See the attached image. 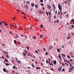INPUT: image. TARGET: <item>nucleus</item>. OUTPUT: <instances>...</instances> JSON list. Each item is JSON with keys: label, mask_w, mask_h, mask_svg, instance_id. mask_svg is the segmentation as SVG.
I'll list each match as a JSON object with an SVG mask.
<instances>
[{"label": "nucleus", "mask_w": 74, "mask_h": 74, "mask_svg": "<svg viewBox=\"0 0 74 74\" xmlns=\"http://www.w3.org/2000/svg\"><path fill=\"white\" fill-rule=\"evenodd\" d=\"M45 55H48V52H46Z\"/></svg>", "instance_id": "nucleus-36"}, {"label": "nucleus", "mask_w": 74, "mask_h": 74, "mask_svg": "<svg viewBox=\"0 0 74 74\" xmlns=\"http://www.w3.org/2000/svg\"><path fill=\"white\" fill-rule=\"evenodd\" d=\"M5 54H6V55H7V54H8V53L7 52H5Z\"/></svg>", "instance_id": "nucleus-53"}, {"label": "nucleus", "mask_w": 74, "mask_h": 74, "mask_svg": "<svg viewBox=\"0 0 74 74\" xmlns=\"http://www.w3.org/2000/svg\"><path fill=\"white\" fill-rule=\"evenodd\" d=\"M32 66L34 68L35 67L34 66V65L33 64H32Z\"/></svg>", "instance_id": "nucleus-37"}, {"label": "nucleus", "mask_w": 74, "mask_h": 74, "mask_svg": "<svg viewBox=\"0 0 74 74\" xmlns=\"http://www.w3.org/2000/svg\"><path fill=\"white\" fill-rule=\"evenodd\" d=\"M33 38L34 39H36V37H35V36H34Z\"/></svg>", "instance_id": "nucleus-54"}, {"label": "nucleus", "mask_w": 74, "mask_h": 74, "mask_svg": "<svg viewBox=\"0 0 74 74\" xmlns=\"http://www.w3.org/2000/svg\"><path fill=\"white\" fill-rule=\"evenodd\" d=\"M60 12L59 11H58V14H60Z\"/></svg>", "instance_id": "nucleus-43"}, {"label": "nucleus", "mask_w": 74, "mask_h": 74, "mask_svg": "<svg viewBox=\"0 0 74 74\" xmlns=\"http://www.w3.org/2000/svg\"><path fill=\"white\" fill-rule=\"evenodd\" d=\"M62 66H61L59 67V68L58 69V70L59 71H61V70H62Z\"/></svg>", "instance_id": "nucleus-5"}, {"label": "nucleus", "mask_w": 74, "mask_h": 74, "mask_svg": "<svg viewBox=\"0 0 74 74\" xmlns=\"http://www.w3.org/2000/svg\"><path fill=\"white\" fill-rule=\"evenodd\" d=\"M35 7H36V8H38V5H35Z\"/></svg>", "instance_id": "nucleus-24"}, {"label": "nucleus", "mask_w": 74, "mask_h": 74, "mask_svg": "<svg viewBox=\"0 0 74 74\" xmlns=\"http://www.w3.org/2000/svg\"><path fill=\"white\" fill-rule=\"evenodd\" d=\"M54 19H55L56 18V16H53Z\"/></svg>", "instance_id": "nucleus-30"}, {"label": "nucleus", "mask_w": 74, "mask_h": 74, "mask_svg": "<svg viewBox=\"0 0 74 74\" xmlns=\"http://www.w3.org/2000/svg\"><path fill=\"white\" fill-rule=\"evenodd\" d=\"M57 51L58 52H60V49H57Z\"/></svg>", "instance_id": "nucleus-13"}, {"label": "nucleus", "mask_w": 74, "mask_h": 74, "mask_svg": "<svg viewBox=\"0 0 74 74\" xmlns=\"http://www.w3.org/2000/svg\"><path fill=\"white\" fill-rule=\"evenodd\" d=\"M25 8L27 10H28V5H25Z\"/></svg>", "instance_id": "nucleus-11"}, {"label": "nucleus", "mask_w": 74, "mask_h": 74, "mask_svg": "<svg viewBox=\"0 0 74 74\" xmlns=\"http://www.w3.org/2000/svg\"><path fill=\"white\" fill-rule=\"evenodd\" d=\"M3 25L4 24V25H5V26H7V25H8V24H7V23H5L4 21H3Z\"/></svg>", "instance_id": "nucleus-4"}, {"label": "nucleus", "mask_w": 74, "mask_h": 74, "mask_svg": "<svg viewBox=\"0 0 74 74\" xmlns=\"http://www.w3.org/2000/svg\"><path fill=\"white\" fill-rule=\"evenodd\" d=\"M70 61L71 62H72V61H73V60H72V59H70Z\"/></svg>", "instance_id": "nucleus-64"}, {"label": "nucleus", "mask_w": 74, "mask_h": 74, "mask_svg": "<svg viewBox=\"0 0 74 74\" xmlns=\"http://www.w3.org/2000/svg\"><path fill=\"white\" fill-rule=\"evenodd\" d=\"M12 68H13V69H16V68L15 66H13Z\"/></svg>", "instance_id": "nucleus-33"}, {"label": "nucleus", "mask_w": 74, "mask_h": 74, "mask_svg": "<svg viewBox=\"0 0 74 74\" xmlns=\"http://www.w3.org/2000/svg\"><path fill=\"white\" fill-rule=\"evenodd\" d=\"M34 19H35V20H36V21H37V22H39V21L36 18H34Z\"/></svg>", "instance_id": "nucleus-29"}, {"label": "nucleus", "mask_w": 74, "mask_h": 74, "mask_svg": "<svg viewBox=\"0 0 74 74\" xmlns=\"http://www.w3.org/2000/svg\"><path fill=\"white\" fill-rule=\"evenodd\" d=\"M48 60L49 62H51V59H50L48 58Z\"/></svg>", "instance_id": "nucleus-47"}, {"label": "nucleus", "mask_w": 74, "mask_h": 74, "mask_svg": "<svg viewBox=\"0 0 74 74\" xmlns=\"http://www.w3.org/2000/svg\"><path fill=\"white\" fill-rule=\"evenodd\" d=\"M3 71H4V72H7L6 71V69H5V68H3Z\"/></svg>", "instance_id": "nucleus-9"}, {"label": "nucleus", "mask_w": 74, "mask_h": 74, "mask_svg": "<svg viewBox=\"0 0 74 74\" xmlns=\"http://www.w3.org/2000/svg\"><path fill=\"white\" fill-rule=\"evenodd\" d=\"M25 52L26 53H27V51L26 50L25 51Z\"/></svg>", "instance_id": "nucleus-45"}, {"label": "nucleus", "mask_w": 74, "mask_h": 74, "mask_svg": "<svg viewBox=\"0 0 74 74\" xmlns=\"http://www.w3.org/2000/svg\"><path fill=\"white\" fill-rule=\"evenodd\" d=\"M49 47L51 49H52L53 48V47L52 46H50Z\"/></svg>", "instance_id": "nucleus-22"}, {"label": "nucleus", "mask_w": 74, "mask_h": 74, "mask_svg": "<svg viewBox=\"0 0 74 74\" xmlns=\"http://www.w3.org/2000/svg\"><path fill=\"white\" fill-rule=\"evenodd\" d=\"M48 62V60H46V63H47Z\"/></svg>", "instance_id": "nucleus-58"}, {"label": "nucleus", "mask_w": 74, "mask_h": 74, "mask_svg": "<svg viewBox=\"0 0 74 74\" xmlns=\"http://www.w3.org/2000/svg\"><path fill=\"white\" fill-rule=\"evenodd\" d=\"M69 66L70 67H72V64H69Z\"/></svg>", "instance_id": "nucleus-35"}, {"label": "nucleus", "mask_w": 74, "mask_h": 74, "mask_svg": "<svg viewBox=\"0 0 74 74\" xmlns=\"http://www.w3.org/2000/svg\"><path fill=\"white\" fill-rule=\"evenodd\" d=\"M14 44H16V40H14Z\"/></svg>", "instance_id": "nucleus-15"}, {"label": "nucleus", "mask_w": 74, "mask_h": 74, "mask_svg": "<svg viewBox=\"0 0 74 74\" xmlns=\"http://www.w3.org/2000/svg\"><path fill=\"white\" fill-rule=\"evenodd\" d=\"M53 8L55 7V4H53Z\"/></svg>", "instance_id": "nucleus-41"}, {"label": "nucleus", "mask_w": 74, "mask_h": 74, "mask_svg": "<svg viewBox=\"0 0 74 74\" xmlns=\"http://www.w3.org/2000/svg\"><path fill=\"white\" fill-rule=\"evenodd\" d=\"M14 27H15V28H18V27L17 26H14Z\"/></svg>", "instance_id": "nucleus-44"}, {"label": "nucleus", "mask_w": 74, "mask_h": 74, "mask_svg": "<svg viewBox=\"0 0 74 74\" xmlns=\"http://www.w3.org/2000/svg\"><path fill=\"white\" fill-rule=\"evenodd\" d=\"M67 62V63H70V61H67V62Z\"/></svg>", "instance_id": "nucleus-60"}, {"label": "nucleus", "mask_w": 74, "mask_h": 74, "mask_svg": "<svg viewBox=\"0 0 74 74\" xmlns=\"http://www.w3.org/2000/svg\"><path fill=\"white\" fill-rule=\"evenodd\" d=\"M62 71H65V70L64 69H62Z\"/></svg>", "instance_id": "nucleus-39"}, {"label": "nucleus", "mask_w": 74, "mask_h": 74, "mask_svg": "<svg viewBox=\"0 0 74 74\" xmlns=\"http://www.w3.org/2000/svg\"><path fill=\"white\" fill-rule=\"evenodd\" d=\"M40 5H42V6H43V5H44V4L42 3L40 4Z\"/></svg>", "instance_id": "nucleus-52"}, {"label": "nucleus", "mask_w": 74, "mask_h": 74, "mask_svg": "<svg viewBox=\"0 0 74 74\" xmlns=\"http://www.w3.org/2000/svg\"><path fill=\"white\" fill-rule=\"evenodd\" d=\"M38 12L39 14H43V12L41 11V10H39Z\"/></svg>", "instance_id": "nucleus-2"}, {"label": "nucleus", "mask_w": 74, "mask_h": 74, "mask_svg": "<svg viewBox=\"0 0 74 74\" xmlns=\"http://www.w3.org/2000/svg\"><path fill=\"white\" fill-rule=\"evenodd\" d=\"M66 13H67V12H64V14H66Z\"/></svg>", "instance_id": "nucleus-61"}, {"label": "nucleus", "mask_w": 74, "mask_h": 74, "mask_svg": "<svg viewBox=\"0 0 74 74\" xmlns=\"http://www.w3.org/2000/svg\"><path fill=\"white\" fill-rule=\"evenodd\" d=\"M40 38H43V35H41L40 36Z\"/></svg>", "instance_id": "nucleus-10"}, {"label": "nucleus", "mask_w": 74, "mask_h": 74, "mask_svg": "<svg viewBox=\"0 0 74 74\" xmlns=\"http://www.w3.org/2000/svg\"><path fill=\"white\" fill-rule=\"evenodd\" d=\"M47 8H49V9H50L51 8V6L49 5H47Z\"/></svg>", "instance_id": "nucleus-6"}, {"label": "nucleus", "mask_w": 74, "mask_h": 74, "mask_svg": "<svg viewBox=\"0 0 74 74\" xmlns=\"http://www.w3.org/2000/svg\"><path fill=\"white\" fill-rule=\"evenodd\" d=\"M58 8H59V9L60 10V11H62V8H61V6H60V4H58Z\"/></svg>", "instance_id": "nucleus-1"}, {"label": "nucleus", "mask_w": 74, "mask_h": 74, "mask_svg": "<svg viewBox=\"0 0 74 74\" xmlns=\"http://www.w3.org/2000/svg\"><path fill=\"white\" fill-rule=\"evenodd\" d=\"M69 37L67 38V39H69L70 38V34H68Z\"/></svg>", "instance_id": "nucleus-7"}, {"label": "nucleus", "mask_w": 74, "mask_h": 74, "mask_svg": "<svg viewBox=\"0 0 74 74\" xmlns=\"http://www.w3.org/2000/svg\"><path fill=\"white\" fill-rule=\"evenodd\" d=\"M67 58H69V59H70V56H67Z\"/></svg>", "instance_id": "nucleus-25"}, {"label": "nucleus", "mask_w": 74, "mask_h": 74, "mask_svg": "<svg viewBox=\"0 0 74 74\" xmlns=\"http://www.w3.org/2000/svg\"><path fill=\"white\" fill-rule=\"evenodd\" d=\"M5 65L6 66H9V64H5Z\"/></svg>", "instance_id": "nucleus-16"}, {"label": "nucleus", "mask_w": 74, "mask_h": 74, "mask_svg": "<svg viewBox=\"0 0 74 74\" xmlns=\"http://www.w3.org/2000/svg\"><path fill=\"white\" fill-rule=\"evenodd\" d=\"M71 27H72L73 29L74 28V25L73 26V25H71Z\"/></svg>", "instance_id": "nucleus-40"}, {"label": "nucleus", "mask_w": 74, "mask_h": 74, "mask_svg": "<svg viewBox=\"0 0 74 74\" xmlns=\"http://www.w3.org/2000/svg\"><path fill=\"white\" fill-rule=\"evenodd\" d=\"M26 48L28 50H29V47L28 46H27L26 47Z\"/></svg>", "instance_id": "nucleus-20"}, {"label": "nucleus", "mask_w": 74, "mask_h": 74, "mask_svg": "<svg viewBox=\"0 0 74 74\" xmlns=\"http://www.w3.org/2000/svg\"><path fill=\"white\" fill-rule=\"evenodd\" d=\"M62 65L63 66H64V63H62Z\"/></svg>", "instance_id": "nucleus-51"}, {"label": "nucleus", "mask_w": 74, "mask_h": 74, "mask_svg": "<svg viewBox=\"0 0 74 74\" xmlns=\"http://www.w3.org/2000/svg\"><path fill=\"white\" fill-rule=\"evenodd\" d=\"M59 21L58 20H57L56 21L57 23H59Z\"/></svg>", "instance_id": "nucleus-42"}, {"label": "nucleus", "mask_w": 74, "mask_h": 74, "mask_svg": "<svg viewBox=\"0 0 74 74\" xmlns=\"http://www.w3.org/2000/svg\"><path fill=\"white\" fill-rule=\"evenodd\" d=\"M18 44H21V43L18 42Z\"/></svg>", "instance_id": "nucleus-63"}, {"label": "nucleus", "mask_w": 74, "mask_h": 74, "mask_svg": "<svg viewBox=\"0 0 74 74\" xmlns=\"http://www.w3.org/2000/svg\"><path fill=\"white\" fill-rule=\"evenodd\" d=\"M40 2H41V3H43V0H40Z\"/></svg>", "instance_id": "nucleus-34"}, {"label": "nucleus", "mask_w": 74, "mask_h": 74, "mask_svg": "<svg viewBox=\"0 0 74 74\" xmlns=\"http://www.w3.org/2000/svg\"><path fill=\"white\" fill-rule=\"evenodd\" d=\"M23 55L24 56H26V54H25V53H23Z\"/></svg>", "instance_id": "nucleus-19"}, {"label": "nucleus", "mask_w": 74, "mask_h": 74, "mask_svg": "<svg viewBox=\"0 0 74 74\" xmlns=\"http://www.w3.org/2000/svg\"><path fill=\"white\" fill-rule=\"evenodd\" d=\"M15 73V71H12V73Z\"/></svg>", "instance_id": "nucleus-62"}, {"label": "nucleus", "mask_w": 74, "mask_h": 74, "mask_svg": "<svg viewBox=\"0 0 74 74\" xmlns=\"http://www.w3.org/2000/svg\"><path fill=\"white\" fill-rule=\"evenodd\" d=\"M68 16H69V15L68 14H66V18H67V17H68Z\"/></svg>", "instance_id": "nucleus-38"}, {"label": "nucleus", "mask_w": 74, "mask_h": 74, "mask_svg": "<svg viewBox=\"0 0 74 74\" xmlns=\"http://www.w3.org/2000/svg\"><path fill=\"white\" fill-rule=\"evenodd\" d=\"M40 27H41V28H42L43 27V25H40Z\"/></svg>", "instance_id": "nucleus-18"}, {"label": "nucleus", "mask_w": 74, "mask_h": 74, "mask_svg": "<svg viewBox=\"0 0 74 74\" xmlns=\"http://www.w3.org/2000/svg\"><path fill=\"white\" fill-rule=\"evenodd\" d=\"M36 69L37 70H38V67H37L36 68Z\"/></svg>", "instance_id": "nucleus-57"}, {"label": "nucleus", "mask_w": 74, "mask_h": 74, "mask_svg": "<svg viewBox=\"0 0 74 74\" xmlns=\"http://www.w3.org/2000/svg\"><path fill=\"white\" fill-rule=\"evenodd\" d=\"M6 55V57L7 58H9V56L8 55Z\"/></svg>", "instance_id": "nucleus-27"}, {"label": "nucleus", "mask_w": 74, "mask_h": 74, "mask_svg": "<svg viewBox=\"0 0 74 74\" xmlns=\"http://www.w3.org/2000/svg\"><path fill=\"white\" fill-rule=\"evenodd\" d=\"M27 4H29V1H27Z\"/></svg>", "instance_id": "nucleus-55"}, {"label": "nucleus", "mask_w": 74, "mask_h": 74, "mask_svg": "<svg viewBox=\"0 0 74 74\" xmlns=\"http://www.w3.org/2000/svg\"><path fill=\"white\" fill-rule=\"evenodd\" d=\"M59 58L60 59H62V57L60 56V55L59 54Z\"/></svg>", "instance_id": "nucleus-14"}, {"label": "nucleus", "mask_w": 74, "mask_h": 74, "mask_svg": "<svg viewBox=\"0 0 74 74\" xmlns=\"http://www.w3.org/2000/svg\"><path fill=\"white\" fill-rule=\"evenodd\" d=\"M46 14L47 15V16H48V12H46Z\"/></svg>", "instance_id": "nucleus-23"}, {"label": "nucleus", "mask_w": 74, "mask_h": 74, "mask_svg": "<svg viewBox=\"0 0 74 74\" xmlns=\"http://www.w3.org/2000/svg\"><path fill=\"white\" fill-rule=\"evenodd\" d=\"M49 15H51V13L49 12Z\"/></svg>", "instance_id": "nucleus-46"}, {"label": "nucleus", "mask_w": 74, "mask_h": 74, "mask_svg": "<svg viewBox=\"0 0 74 74\" xmlns=\"http://www.w3.org/2000/svg\"><path fill=\"white\" fill-rule=\"evenodd\" d=\"M62 48H64V46H63V45H62Z\"/></svg>", "instance_id": "nucleus-48"}, {"label": "nucleus", "mask_w": 74, "mask_h": 74, "mask_svg": "<svg viewBox=\"0 0 74 74\" xmlns=\"http://www.w3.org/2000/svg\"><path fill=\"white\" fill-rule=\"evenodd\" d=\"M3 21H2L1 22H0V27H1L3 26Z\"/></svg>", "instance_id": "nucleus-3"}, {"label": "nucleus", "mask_w": 74, "mask_h": 74, "mask_svg": "<svg viewBox=\"0 0 74 74\" xmlns=\"http://www.w3.org/2000/svg\"><path fill=\"white\" fill-rule=\"evenodd\" d=\"M31 4L32 7H33V6H34V3H33L32 4V3H31Z\"/></svg>", "instance_id": "nucleus-17"}, {"label": "nucleus", "mask_w": 74, "mask_h": 74, "mask_svg": "<svg viewBox=\"0 0 74 74\" xmlns=\"http://www.w3.org/2000/svg\"><path fill=\"white\" fill-rule=\"evenodd\" d=\"M4 60H5L6 62H8V60H6V59H5Z\"/></svg>", "instance_id": "nucleus-31"}, {"label": "nucleus", "mask_w": 74, "mask_h": 74, "mask_svg": "<svg viewBox=\"0 0 74 74\" xmlns=\"http://www.w3.org/2000/svg\"><path fill=\"white\" fill-rule=\"evenodd\" d=\"M51 59H52L53 58V57H52V56H51Z\"/></svg>", "instance_id": "nucleus-59"}, {"label": "nucleus", "mask_w": 74, "mask_h": 74, "mask_svg": "<svg viewBox=\"0 0 74 74\" xmlns=\"http://www.w3.org/2000/svg\"><path fill=\"white\" fill-rule=\"evenodd\" d=\"M17 62H18V63L20 64L21 63V62H20V61L19 60H18L17 61Z\"/></svg>", "instance_id": "nucleus-26"}, {"label": "nucleus", "mask_w": 74, "mask_h": 74, "mask_svg": "<svg viewBox=\"0 0 74 74\" xmlns=\"http://www.w3.org/2000/svg\"><path fill=\"white\" fill-rule=\"evenodd\" d=\"M35 63L36 64H37V61H35Z\"/></svg>", "instance_id": "nucleus-56"}, {"label": "nucleus", "mask_w": 74, "mask_h": 74, "mask_svg": "<svg viewBox=\"0 0 74 74\" xmlns=\"http://www.w3.org/2000/svg\"><path fill=\"white\" fill-rule=\"evenodd\" d=\"M22 13L23 14H25V15H26V14L24 13V12H22Z\"/></svg>", "instance_id": "nucleus-49"}, {"label": "nucleus", "mask_w": 74, "mask_h": 74, "mask_svg": "<svg viewBox=\"0 0 74 74\" xmlns=\"http://www.w3.org/2000/svg\"><path fill=\"white\" fill-rule=\"evenodd\" d=\"M53 62L54 63V64H56V61L54 60L53 61Z\"/></svg>", "instance_id": "nucleus-8"}, {"label": "nucleus", "mask_w": 74, "mask_h": 74, "mask_svg": "<svg viewBox=\"0 0 74 74\" xmlns=\"http://www.w3.org/2000/svg\"><path fill=\"white\" fill-rule=\"evenodd\" d=\"M9 33H10V34H12V32H10Z\"/></svg>", "instance_id": "nucleus-50"}, {"label": "nucleus", "mask_w": 74, "mask_h": 74, "mask_svg": "<svg viewBox=\"0 0 74 74\" xmlns=\"http://www.w3.org/2000/svg\"><path fill=\"white\" fill-rule=\"evenodd\" d=\"M35 52L36 53H38V52L37 50L35 51Z\"/></svg>", "instance_id": "nucleus-28"}, {"label": "nucleus", "mask_w": 74, "mask_h": 74, "mask_svg": "<svg viewBox=\"0 0 74 74\" xmlns=\"http://www.w3.org/2000/svg\"><path fill=\"white\" fill-rule=\"evenodd\" d=\"M62 57H65V55H64V54H62Z\"/></svg>", "instance_id": "nucleus-12"}, {"label": "nucleus", "mask_w": 74, "mask_h": 74, "mask_svg": "<svg viewBox=\"0 0 74 74\" xmlns=\"http://www.w3.org/2000/svg\"><path fill=\"white\" fill-rule=\"evenodd\" d=\"M69 69L70 70H73V69H72V68H69Z\"/></svg>", "instance_id": "nucleus-32"}, {"label": "nucleus", "mask_w": 74, "mask_h": 74, "mask_svg": "<svg viewBox=\"0 0 74 74\" xmlns=\"http://www.w3.org/2000/svg\"><path fill=\"white\" fill-rule=\"evenodd\" d=\"M74 21V19H72L71 20V22H73Z\"/></svg>", "instance_id": "nucleus-21"}]
</instances>
